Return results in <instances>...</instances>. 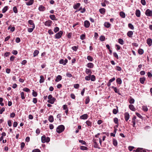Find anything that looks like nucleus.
<instances>
[{"label": "nucleus", "mask_w": 152, "mask_h": 152, "mask_svg": "<svg viewBox=\"0 0 152 152\" xmlns=\"http://www.w3.org/2000/svg\"><path fill=\"white\" fill-rule=\"evenodd\" d=\"M87 59L91 61H93V58L91 57V56H88L87 57Z\"/></svg>", "instance_id": "40"}, {"label": "nucleus", "mask_w": 152, "mask_h": 152, "mask_svg": "<svg viewBox=\"0 0 152 152\" xmlns=\"http://www.w3.org/2000/svg\"><path fill=\"white\" fill-rule=\"evenodd\" d=\"M120 16L123 18H124L125 17V13L123 12H120Z\"/></svg>", "instance_id": "30"}, {"label": "nucleus", "mask_w": 152, "mask_h": 152, "mask_svg": "<svg viewBox=\"0 0 152 152\" xmlns=\"http://www.w3.org/2000/svg\"><path fill=\"white\" fill-rule=\"evenodd\" d=\"M85 72L86 74H89V75H91L92 73L91 70L89 69H86Z\"/></svg>", "instance_id": "13"}, {"label": "nucleus", "mask_w": 152, "mask_h": 152, "mask_svg": "<svg viewBox=\"0 0 152 152\" xmlns=\"http://www.w3.org/2000/svg\"><path fill=\"white\" fill-rule=\"evenodd\" d=\"M40 79L39 80V83H42L44 82L45 79L44 77L42 75L40 76Z\"/></svg>", "instance_id": "22"}, {"label": "nucleus", "mask_w": 152, "mask_h": 152, "mask_svg": "<svg viewBox=\"0 0 152 152\" xmlns=\"http://www.w3.org/2000/svg\"><path fill=\"white\" fill-rule=\"evenodd\" d=\"M39 10L41 11H44L45 10V8L44 6L41 5L39 7Z\"/></svg>", "instance_id": "16"}, {"label": "nucleus", "mask_w": 152, "mask_h": 152, "mask_svg": "<svg viewBox=\"0 0 152 152\" xmlns=\"http://www.w3.org/2000/svg\"><path fill=\"white\" fill-rule=\"evenodd\" d=\"M32 95L36 97L37 95V93L36 92L34 91V90H33L32 92Z\"/></svg>", "instance_id": "45"}, {"label": "nucleus", "mask_w": 152, "mask_h": 152, "mask_svg": "<svg viewBox=\"0 0 152 152\" xmlns=\"http://www.w3.org/2000/svg\"><path fill=\"white\" fill-rule=\"evenodd\" d=\"M59 30V29L58 27H56L54 28V31L55 33H56V32L58 31Z\"/></svg>", "instance_id": "56"}, {"label": "nucleus", "mask_w": 152, "mask_h": 152, "mask_svg": "<svg viewBox=\"0 0 152 152\" xmlns=\"http://www.w3.org/2000/svg\"><path fill=\"white\" fill-rule=\"evenodd\" d=\"M113 144L115 146H116L117 145L118 143L117 141L115 139L113 140Z\"/></svg>", "instance_id": "34"}, {"label": "nucleus", "mask_w": 152, "mask_h": 152, "mask_svg": "<svg viewBox=\"0 0 152 152\" xmlns=\"http://www.w3.org/2000/svg\"><path fill=\"white\" fill-rule=\"evenodd\" d=\"M52 21L50 20L46 21L45 23V25L46 26H50L52 23Z\"/></svg>", "instance_id": "6"}, {"label": "nucleus", "mask_w": 152, "mask_h": 152, "mask_svg": "<svg viewBox=\"0 0 152 152\" xmlns=\"http://www.w3.org/2000/svg\"><path fill=\"white\" fill-rule=\"evenodd\" d=\"M104 26L105 27L108 28L110 26V24L109 22H105L104 23Z\"/></svg>", "instance_id": "26"}, {"label": "nucleus", "mask_w": 152, "mask_h": 152, "mask_svg": "<svg viewBox=\"0 0 152 152\" xmlns=\"http://www.w3.org/2000/svg\"><path fill=\"white\" fill-rule=\"evenodd\" d=\"M28 23L31 25H32L31 26H34L35 27V25L33 22V21L32 20H30L28 21Z\"/></svg>", "instance_id": "33"}, {"label": "nucleus", "mask_w": 152, "mask_h": 152, "mask_svg": "<svg viewBox=\"0 0 152 152\" xmlns=\"http://www.w3.org/2000/svg\"><path fill=\"white\" fill-rule=\"evenodd\" d=\"M136 114L139 118H142V117L139 113H136Z\"/></svg>", "instance_id": "60"}, {"label": "nucleus", "mask_w": 152, "mask_h": 152, "mask_svg": "<svg viewBox=\"0 0 152 152\" xmlns=\"http://www.w3.org/2000/svg\"><path fill=\"white\" fill-rule=\"evenodd\" d=\"M140 12L139 10H137L136 11L135 15L138 17H140Z\"/></svg>", "instance_id": "12"}, {"label": "nucleus", "mask_w": 152, "mask_h": 152, "mask_svg": "<svg viewBox=\"0 0 152 152\" xmlns=\"http://www.w3.org/2000/svg\"><path fill=\"white\" fill-rule=\"evenodd\" d=\"M145 80V78L144 77H141L140 79V83L143 84L144 83V82Z\"/></svg>", "instance_id": "24"}, {"label": "nucleus", "mask_w": 152, "mask_h": 152, "mask_svg": "<svg viewBox=\"0 0 152 152\" xmlns=\"http://www.w3.org/2000/svg\"><path fill=\"white\" fill-rule=\"evenodd\" d=\"M65 127L63 125H60L58 126L56 129V132L58 133H60L63 132L64 130Z\"/></svg>", "instance_id": "2"}, {"label": "nucleus", "mask_w": 152, "mask_h": 152, "mask_svg": "<svg viewBox=\"0 0 152 152\" xmlns=\"http://www.w3.org/2000/svg\"><path fill=\"white\" fill-rule=\"evenodd\" d=\"M147 42L149 46H151L152 45V40L150 38H148L147 40Z\"/></svg>", "instance_id": "14"}, {"label": "nucleus", "mask_w": 152, "mask_h": 152, "mask_svg": "<svg viewBox=\"0 0 152 152\" xmlns=\"http://www.w3.org/2000/svg\"><path fill=\"white\" fill-rule=\"evenodd\" d=\"M90 101V99L89 96L86 97V99L85 104H87L89 103Z\"/></svg>", "instance_id": "35"}, {"label": "nucleus", "mask_w": 152, "mask_h": 152, "mask_svg": "<svg viewBox=\"0 0 152 152\" xmlns=\"http://www.w3.org/2000/svg\"><path fill=\"white\" fill-rule=\"evenodd\" d=\"M124 117L125 120L126 121H127L129 118V115L128 113L126 112L124 113Z\"/></svg>", "instance_id": "7"}, {"label": "nucleus", "mask_w": 152, "mask_h": 152, "mask_svg": "<svg viewBox=\"0 0 152 152\" xmlns=\"http://www.w3.org/2000/svg\"><path fill=\"white\" fill-rule=\"evenodd\" d=\"M20 95L21 96V98L22 99H24L25 98V97L24 96V93L23 92H21L20 93Z\"/></svg>", "instance_id": "44"}, {"label": "nucleus", "mask_w": 152, "mask_h": 152, "mask_svg": "<svg viewBox=\"0 0 152 152\" xmlns=\"http://www.w3.org/2000/svg\"><path fill=\"white\" fill-rule=\"evenodd\" d=\"M88 67L90 68H93L94 67V64L92 63H89L87 64Z\"/></svg>", "instance_id": "11"}, {"label": "nucleus", "mask_w": 152, "mask_h": 152, "mask_svg": "<svg viewBox=\"0 0 152 152\" xmlns=\"http://www.w3.org/2000/svg\"><path fill=\"white\" fill-rule=\"evenodd\" d=\"M50 18L52 20H56V17L54 15H52L50 16Z\"/></svg>", "instance_id": "23"}, {"label": "nucleus", "mask_w": 152, "mask_h": 152, "mask_svg": "<svg viewBox=\"0 0 152 152\" xmlns=\"http://www.w3.org/2000/svg\"><path fill=\"white\" fill-rule=\"evenodd\" d=\"M118 42L120 44L122 45H123L124 44V42L123 40L121 38L118 39Z\"/></svg>", "instance_id": "29"}, {"label": "nucleus", "mask_w": 152, "mask_h": 152, "mask_svg": "<svg viewBox=\"0 0 152 152\" xmlns=\"http://www.w3.org/2000/svg\"><path fill=\"white\" fill-rule=\"evenodd\" d=\"M94 147L99 149L100 148L99 147L98 145L96 142H95L94 143Z\"/></svg>", "instance_id": "51"}, {"label": "nucleus", "mask_w": 152, "mask_h": 152, "mask_svg": "<svg viewBox=\"0 0 152 152\" xmlns=\"http://www.w3.org/2000/svg\"><path fill=\"white\" fill-rule=\"evenodd\" d=\"M23 90L24 91H25V92H28L30 91V90L29 88H24L23 89Z\"/></svg>", "instance_id": "50"}, {"label": "nucleus", "mask_w": 152, "mask_h": 152, "mask_svg": "<svg viewBox=\"0 0 152 152\" xmlns=\"http://www.w3.org/2000/svg\"><path fill=\"white\" fill-rule=\"evenodd\" d=\"M25 144L24 142H22L21 143L20 145V148H21V150H22L23 148H24Z\"/></svg>", "instance_id": "42"}, {"label": "nucleus", "mask_w": 152, "mask_h": 152, "mask_svg": "<svg viewBox=\"0 0 152 152\" xmlns=\"http://www.w3.org/2000/svg\"><path fill=\"white\" fill-rule=\"evenodd\" d=\"M105 9L103 8L100 9L99 10V11L100 13L102 14H104L105 12Z\"/></svg>", "instance_id": "18"}, {"label": "nucleus", "mask_w": 152, "mask_h": 152, "mask_svg": "<svg viewBox=\"0 0 152 152\" xmlns=\"http://www.w3.org/2000/svg\"><path fill=\"white\" fill-rule=\"evenodd\" d=\"M80 4L79 3H77L73 6V8L75 9H77L80 6Z\"/></svg>", "instance_id": "21"}, {"label": "nucleus", "mask_w": 152, "mask_h": 152, "mask_svg": "<svg viewBox=\"0 0 152 152\" xmlns=\"http://www.w3.org/2000/svg\"><path fill=\"white\" fill-rule=\"evenodd\" d=\"M8 9V7L7 6H5L2 10V13H5Z\"/></svg>", "instance_id": "36"}, {"label": "nucleus", "mask_w": 152, "mask_h": 152, "mask_svg": "<svg viewBox=\"0 0 152 152\" xmlns=\"http://www.w3.org/2000/svg\"><path fill=\"white\" fill-rule=\"evenodd\" d=\"M86 36L85 34H82L80 36V39L82 40H84L85 39Z\"/></svg>", "instance_id": "47"}, {"label": "nucleus", "mask_w": 152, "mask_h": 152, "mask_svg": "<svg viewBox=\"0 0 152 152\" xmlns=\"http://www.w3.org/2000/svg\"><path fill=\"white\" fill-rule=\"evenodd\" d=\"M7 124H8V125L9 126H12L11 121L10 120H9L8 121Z\"/></svg>", "instance_id": "57"}, {"label": "nucleus", "mask_w": 152, "mask_h": 152, "mask_svg": "<svg viewBox=\"0 0 152 152\" xmlns=\"http://www.w3.org/2000/svg\"><path fill=\"white\" fill-rule=\"evenodd\" d=\"M48 120L51 123L53 122L54 121V118L53 116L52 115H50L48 117Z\"/></svg>", "instance_id": "10"}, {"label": "nucleus", "mask_w": 152, "mask_h": 152, "mask_svg": "<svg viewBox=\"0 0 152 152\" xmlns=\"http://www.w3.org/2000/svg\"><path fill=\"white\" fill-rule=\"evenodd\" d=\"M48 99H49V100L48 101V102L51 104H53L56 100V99L55 98L53 97L50 94L48 96Z\"/></svg>", "instance_id": "1"}, {"label": "nucleus", "mask_w": 152, "mask_h": 152, "mask_svg": "<svg viewBox=\"0 0 152 152\" xmlns=\"http://www.w3.org/2000/svg\"><path fill=\"white\" fill-rule=\"evenodd\" d=\"M63 107L64 110H66L68 109L67 106L66 104L64 105L63 106Z\"/></svg>", "instance_id": "58"}, {"label": "nucleus", "mask_w": 152, "mask_h": 152, "mask_svg": "<svg viewBox=\"0 0 152 152\" xmlns=\"http://www.w3.org/2000/svg\"><path fill=\"white\" fill-rule=\"evenodd\" d=\"M34 2V0H30L28 2H26V4L27 5L30 6L32 5Z\"/></svg>", "instance_id": "17"}, {"label": "nucleus", "mask_w": 152, "mask_h": 152, "mask_svg": "<svg viewBox=\"0 0 152 152\" xmlns=\"http://www.w3.org/2000/svg\"><path fill=\"white\" fill-rule=\"evenodd\" d=\"M80 149L81 150H87L88 148L86 147L81 146L80 147Z\"/></svg>", "instance_id": "41"}, {"label": "nucleus", "mask_w": 152, "mask_h": 152, "mask_svg": "<svg viewBox=\"0 0 152 152\" xmlns=\"http://www.w3.org/2000/svg\"><path fill=\"white\" fill-rule=\"evenodd\" d=\"M79 86L80 85L79 84H75L74 86V88L76 89L78 88H79Z\"/></svg>", "instance_id": "53"}, {"label": "nucleus", "mask_w": 152, "mask_h": 152, "mask_svg": "<svg viewBox=\"0 0 152 152\" xmlns=\"http://www.w3.org/2000/svg\"><path fill=\"white\" fill-rule=\"evenodd\" d=\"M90 79L91 81H94L96 80V77L94 75H91Z\"/></svg>", "instance_id": "32"}, {"label": "nucleus", "mask_w": 152, "mask_h": 152, "mask_svg": "<svg viewBox=\"0 0 152 152\" xmlns=\"http://www.w3.org/2000/svg\"><path fill=\"white\" fill-rule=\"evenodd\" d=\"M112 88H113L114 91L116 93H118V90L116 88V87H115L114 86H112Z\"/></svg>", "instance_id": "55"}, {"label": "nucleus", "mask_w": 152, "mask_h": 152, "mask_svg": "<svg viewBox=\"0 0 152 152\" xmlns=\"http://www.w3.org/2000/svg\"><path fill=\"white\" fill-rule=\"evenodd\" d=\"M37 99L36 98H34L33 99V102L34 103L36 104L37 103Z\"/></svg>", "instance_id": "61"}, {"label": "nucleus", "mask_w": 152, "mask_h": 152, "mask_svg": "<svg viewBox=\"0 0 152 152\" xmlns=\"http://www.w3.org/2000/svg\"><path fill=\"white\" fill-rule=\"evenodd\" d=\"M136 152H142V148H138L136 150Z\"/></svg>", "instance_id": "46"}, {"label": "nucleus", "mask_w": 152, "mask_h": 152, "mask_svg": "<svg viewBox=\"0 0 152 152\" xmlns=\"http://www.w3.org/2000/svg\"><path fill=\"white\" fill-rule=\"evenodd\" d=\"M116 83L119 84H121L122 83V80L120 78H118L116 80Z\"/></svg>", "instance_id": "25"}, {"label": "nucleus", "mask_w": 152, "mask_h": 152, "mask_svg": "<svg viewBox=\"0 0 152 152\" xmlns=\"http://www.w3.org/2000/svg\"><path fill=\"white\" fill-rule=\"evenodd\" d=\"M141 4L143 5H145L146 4L145 0H141Z\"/></svg>", "instance_id": "63"}, {"label": "nucleus", "mask_w": 152, "mask_h": 152, "mask_svg": "<svg viewBox=\"0 0 152 152\" xmlns=\"http://www.w3.org/2000/svg\"><path fill=\"white\" fill-rule=\"evenodd\" d=\"M86 124L88 127H91L92 126V122L89 120H87L86 121Z\"/></svg>", "instance_id": "19"}, {"label": "nucleus", "mask_w": 152, "mask_h": 152, "mask_svg": "<svg viewBox=\"0 0 152 152\" xmlns=\"http://www.w3.org/2000/svg\"><path fill=\"white\" fill-rule=\"evenodd\" d=\"M108 1L106 0H104L103 3H101V5L102 6L104 7L106 6V3H107Z\"/></svg>", "instance_id": "27"}, {"label": "nucleus", "mask_w": 152, "mask_h": 152, "mask_svg": "<svg viewBox=\"0 0 152 152\" xmlns=\"http://www.w3.org/2000/svg\"><path fill=\"white\" fill-rule=\"evenodd\" d=\"M41 141L43 143L48 142L50 141V138L48 137H46L44 135L41 137Z\"/></svg>", "instance_id": "3"}, {"label": "nucleus", "mask_w": 152, "mask_h": 152, "mask_svg": "<svg viewBox=\"0 0 152 152\" xmlns=\"http://www.w3.org/2000/svg\"><path fill=\"white\" fill-rule=\"evenodd\" d=\"M143 50L142 49H140L138 50V53L140 54H142L143 53Z\"/></svg>", "instance_id": "39"}, {"label": "nucleus", "mask_w": 152, "mask_h": 152, "mask_svg": "<svg viewBox=\"0 0 152 152\" xmlns=\"http://www.w3.org/2000/svg\"><path fill=\"white\" fill-rule=\"evenodd\" d=\"M32 152H41V151L39 149H37L33 150Z\"/></svg>", "instance_id": "64"}, {"label": "nucleus", "mask_w": 152, "mask_h": 152, "mask_svg": "<svg viewBox=\"0 0 152 152\" xmlns=\"http://www.w3.org/2000/svg\"><path fill=\"white\" fill-rule=\"evenodd\" d=\"M88 118V115L86 114H83L82 115H81L80 118V119L83 120H85L87 119Z\"/></svg>", "instance_id": "9"}, {"label": "nucleus", "mask_w": 152, "mask_h": 152, "mask_svg": "<svg viewBox=\"0 0 152 152\" xmlns=\"http://www.w3.org/2000/svg\"><path fill=\"white\" fill-rule=\"evenodd\" d=\"M142 110L145 112H147L148 110V108L146 106H143L142 107Z\"/></svg>", "instance_id": "37"}, {"label": "nucleus", "mask_w": 152, "mask_h": 152, "mask_svg": "<svg viewBox=\"0 0 152 152\" xmlns=\"http://www.w3.org/2000/svg\"><path fill=\"white\" fill-rule=\"evenodd\" d=\"M113 56L115 57L117 59H118V56L116 52H114L113 53Z\"/></svg>", "instance_id": "54"}, {"label": "nucleus", "mask_w": 152, "mask_h": 152, "mask_svg": "<svg viewBox=\"0 0 152 152\" xmlns=\"http://www.w3.org/2000/svg\"><path fill=\"white\" fill-rule=\"evenodd\" d=\"M145 15L148 16H152V11L149 9H147L145 12Z\"/></svg>", "instance_id": "5"}, {"label": "nucleus", "mask_w": 152, "mask_h": 152, "mask_svg": "<svg viewBox=\"0 0 152 152\" xmlns=\"http://www.w3.org/2000/svg\"><path fill=\"white\" fill-rule=\"evenodd\" d=\"M84 25L85 27L88 28L90 25L89 21L88 20L85 21L84 22Z\"/></svg>", "instance_id": "8"}, {"label": "nucleus", "mask_w": 152, "mask_h": 152, "mask_svg": "<svg viewBox=\"0 0 152 152\" xmlns=\"http://www.w3.org/2000/svg\"><path fill=\"white\" fill-rule=\"evenodd\" d=\"M118 111V110L115 109H113V112L114 114H116L117 113Z\"/></svg>", "instance_id": "59"}, {"label": "nucleus", "mask_w": 152, "mask_h": 152, "mask_svg": "<svg viewBox=\"0 0 152 152\" xmlns=\"http://www.w3.org/2000/svg\"><path fill=\"white\" fill-rule=\"evenodd\" d=\"M39 53V51L38 50H35L33 53L34 57H35Z\"/></svg>", "instance_id": "31"}, {"label": "nucleus", "mask_w": 152, "mask_h": 152, "mask_svg": "<svg viewBox=\"0 0 152 152\" xmlns=\"http://www.w3.org/2000/svg\"><path fill=\"white\" fill-rule=\"evenodd\" d=\"M15 41L17 43H19L20 41V38L17 37Z\"/></svg>", "instance_id": "62"}, {"label": "nucleus", "mask_w": 152, "mask_h": 152, "mask_svg": "<svg viewBox=\"0 0 152 152\" xmlns=\"http://www.w3.org/2000/svg\"><path fill=\"white\" fill-rule=\"evenodd\" d=\"M13 10L14 12L15 13H18V10H17V9L16 7H13Z\"/></svg>", "instance_id": "52"}, {"label": "nucleus", "mask_w": 152, "mask_h": 152, "mask_svg": "<svg viewBox=\"0 0 152 152\" xmlns=\"http://www.w3.org/2000/svg\"><path fill=\"white\" fill-rule=\"evenodd\" d=\"M114 121L115 124H116L117 125L118 124V120L117 118H114Z\"/></svg>", "instance_id": "38"}, {"label": "nucleus", "mask_w": 152, "mask_h": 152, "mask_svg": "<svg viewBox=\"0 0 152 152\" xmlns=\"http://www.w3.org/2000/svg\"><path fill=\"white\" fill-rule=\"evenodd\" d=\"M133 32L132 31H129L127 33V35L129 37H132Z\"/></svg>", "instance_id": "20"}, {"label": "nucleus", "mask_w": 152, "mask_h": 152, "mask_svg": "<svg viewBox=\"0 0 152 152\" xmlns=\"http://www.w3.org/2000/svg\"><path fill=\"white\" fill-rule=\"evenodd\" d=\"M63 34V32L60 31L55 35V38L56 39H59L60 38Z\"/></svg>", "instance_id": "4"}, {"label": "nucleus", "mask_w": 152, "mask_h": 152, "mask_svg": "<svg viewBox=\"0 0 152 152\" xmlns=\"http://www.w3.org/2000/svg\"><path fill=\"white\" fill-rule=\"evenodd\" d=\"M99 39L101 41H103L105 40V37L104 36H101L100 37Z\"/></svg>", "instance_id": "43"}, {"label": "nucleus", "mask_w": 152, "mask_h": 152, "mask_svg": "<svg viewBox=\"0 0 152 152\" xmlns=\"http://www.w3.org/2000/svg\"><path fill=\"white\" fill-rule=\"evenodd\" d=\"M62 79V77L60 75H58L56 77L55 79L56 82H58L61 80Z\"/></svg>", "instance_id": "15"}, {"label": "nucleus", "mask_w": 152, "mask_h": 152, "mask_svg": "<svg viewBox=\"0 0 152 152\" xmlns=\"http://www.w3.org/2000/svg\"><path fill=\"white\" fill-rule=\"evenodd\" d=\"M91 75H89L88 76H86L85 77V79L86 80H90Z\"/></svg>", "instance_id": "48"}, {"label": "nucleus", "mask_w": 152, "mask_h": 152, "mask_svg": "<svg viewBox=\"0 0 152 152\" xmlns=\"http://www.w3.org/2000/svg\"><path fill=\"white\" fill-rule=\"evenodd\" d=\"M31 27H32V28H28V31L29 32H32L35 27H34V26H31Z\"/></svg>", "instance_id": "28"}, {"label": "nucleus", "mask_w": 152, "mask_h": 152, "mask_svg": "<svg viewBox=\"0 0 152 152\" xmlns=\"http://www.w3.org/2000/svg\"><path fill=\"white\" fill-rule=\"evenodd\" d=\"M79 141L83 145H86V142L84 141L81 140H79Z\"/></svg>", "instance_id": "49"}]
</instances>
